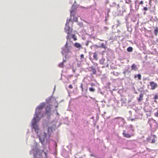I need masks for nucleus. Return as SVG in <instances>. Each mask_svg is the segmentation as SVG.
<instances>
[{
	"label": "nucleus",
	"instance_id": "nucleus-1",
	"mask_svg": "<svg viewBox=\"0 0 158 158\" xmlns=\"http://www.w3.org/2000/svg\"><path fill=\"white\" fill-rule=\"evenodd\" d=\"M45 106V105L44 103H42L40 105L38 106L36 109L35 116V117H37L38 118V120H40V118L39 117V115L41 112V110Z\"/></svg>",
	"mask_w": 158,
	"mask_h": 158
},
{
	"label": "nucleus",
	"instance_id": "nucleus-2",
	"mask_svg": "<svg viewBox=\"0 0 158 158\" xmlns=\"http://www.w3.org/2000/svg\"><path fill=\"white\" fill-rule=\"evenodd\" d=\"M39 120H38V118L36 117H34L32 121V126L35 131L37 132L39 129L37 123Z\"/></svg>",
	"mask_w": 158,
	"mask_h": 158
},
{
	"label": "nucleus",
	"instance_id": "nucleus-3",
	"mask_svg": "<svg viewBox=\"0 0 158 158\" xmlns=\"http://www.w3.org/2000/svg\"><path fill=\"white\" fill-rule=\"evenodd\" d=\"M72 48V46L71 45H69L68 43L66 42L64 47L63 49L62 53L64 54L71 52V49Z\"/></svg>",
	"mask_w": 158,
	"mask_h": 158
},
{
	"label": "nucleus",
	"instance_id": "nucleus-4",
	"mask_svg": "<svg viewBox=\"0 0 158 158\" xmlns=\"http://www.w3.org/2000/svg\"><path fill=\"white\" fill-rule=\"evenodd\" d=\"M43 153H44L45 154L46 158H47V154L43 150L41 151L40 150H37L36 151V153L34 154V158H37V156H39L42 157V154Z\"/></svg>",
	"mask_w": 158,
	"mask_h": 158
},
{
	"label": "nucleus",
	"instance_id": "nucleus-5",
	"mask_svg": "<svg viewBox=\"0 0 158 158\" xmlns=\"http://www.w3.org/2000/svg\"><path fill=\"white\" fill-rule=\"evenodd\" d=\"M70 21V20H69V21H68V20H67V22L66 24V27L65 28V32L68 35H69L70 34L71 32L72 31H71V32H70V28L68 26Z\"/></svg>",
	"mask_w": 158,
	"mask_h": 158
},
{
	"label": "nucleus",
	"instance_id": "nucleus-6",
	"mask_svg": "<svg viewBox=\"0 0 158 158\" xmlns=\"http://www.w3.org/2000/svg\"><path fill=\"white\" fill-rule=\"evenodd\" d=\"M150 85L151 86L150 89L154 90L157 87V84L155 83L154 81H151L150 82Z\"/></svg>",
	"mask_w": 158,
	"mask_h": 158
},
{
	"label": "nucleus",
	"instance_id": "nucleus-7",
	"mask_svg": "<svg viewBox=\"0 0 158 158\" xmlns=\"http://www.w3.org/2000/svg\"><path fill=\"white\" fill-rule=\"evenodd\" d=\"M123 134L124 137L127 138H130L131 137L134 136V134L133 133L131 134H129L126 132L125 131H124L123 133Z\"/></svg>",
	"mask_w": 158,
	"mask_h": 158
},
{
	"label": "nucleus",
	"instance_id": "nucleus-8",
	"mask_svg": "<svg viewBox=\"0 0 158 158\" xmlns=\"http://www.w3.org/2000/svg\"><path fill=\"white\" fill-rule=\"evenodd\" d=\"M74 45V46L76 48H78L79 49L82 48V45L78 43H75Z\"/></svg>",
	"mask_w": 158,
	"mask_h": 158
},
{
	"label": "nucleus",
	"instance_id": "nucleus-9",
	"mask_svg": "<svg viewBox=\"0 0 158 158\" xmlns=\"http://www.w3.org/2000/svg\"><path fill=\"white\" fill-rule=\"evenodd\" d=\"M54 100V98L52 97H49L46 100V102L48 103H50L52 102Z\"/></svg>",
	"mask_w": 158,
	"mask_h": 158
},
{
	"label": "nucleus",
	"instance_id": "nucleus-10",
	"mask_svg": "<svg viewBox=\"0 0 158 158\" xmlns=\"http://www.w3.org/2000/svg\"><path fill=\"white\" fill-rule=\"evenodd\" d=\"M98 52H94V56L93 57L94 59V60H97L98 59Z\"/></svg>",
	"mask_w": 158,
	"mask_h": 158
},
{
	"label": "nucleus",
	"instance_id": "nucleus-11",
	"mask_svg": "<svg viewBox=\"0 0 158 158\" xmlns=\"http://www.w3.org/2000/svg\"><path fill=\"white\" fill-rule=\"evenodd\" d=\"M131 67L132 70H134L135 71H136L137 70V66L135 64H132L131 66Z\"/></svg>",
	"mask_w": 158,
	"mask_h": 158
},
{
	"label": "nucleus",
	"instance_id": "nucleus-12",
	"mask_svg": "<svg viewBox=\"0 0 158 158\" xmlns=\"http://www.w3.org/2000/svg\"><path fill=\"white\" fill-rule=\"evenodd\" d=\"M51 107L50 105L47 106L46 108V113H49L51 110Z\"/></svg>",
	"mask_w": 158,
	"mask_h": 158
},
{
	"label": "nucleus",
	"instance_id": "nucleus-13",
	"mask_svg": "<svg viewBox=\"0 0 158 158\" xmlns=\"http://www.w3.org/2000/svg\"><path fill=\"white\" fill-rule=\"evenodd\" d=\"M143 95L142 94H139V97L138 98V102H140L143 100Z\"/></svg>",
	"mask_w": 158,
	"mask_h": 158
},
{
	"label": "nucleus",
	"instance_id": "nucleus-14",
	"mask_svg": "<svg viewBox=\"0 0 158 158\" xmlns=\"http://www.w3.org/2000/svg\"><path fill=\"white\" fill-rule=\"evenodd\" d=\"M76 13V11L74 10H73L71 11V16L74 17Z\"/></svg>",
	"mask_w": 158,
	"mask_h": 158
},
{
	"label": "nucleus",
	"instance_id": "nucleus-15",
	"mask_svg": "<svg viewBox=\"0 0 158 158\" xmlns=\"http://www.w3.org/2000/svg\"><path fill=\"white\" fill-rule=\"evenodd\" d=\"M95 46H96L97 48H98L99 47L100 48H103L105 49L106 48V45L103 43H102L101 44V45L100 46H98L96 45H95Z\"/></svg>",
	"mask_w": 158,
	"mask_h": 158
},
{
	"label": "nucleus",
	"instance_id": "nucleus-16",
	"mask_svg": "<svg viewBox=\"0 0 158 158\" xmlns=\"http://www.w3.org/2000/svg\"><path fill=\"white\" fill-rule=\"evenodd\" d=\"M90 68L91 69V71L93 72V73L94 74H96L97 71L96 69L92 67H90Z\"/></svg>",
	"mask_w": 158,
	"mask_h": 158
},
{
	"label": "nucleus",
	"instance_id": "nucleus-17",
	"mask_svg": "<svg viewBox=\"0 0 158 158\" xmlns=\"http://www.w3.org/2000/svg\"><path fill=\"white\" fill-rule=\"evenodd\" d=\"M137 77H138V79L139 80L141 79V75L140 74H138L137 75H135V77L136 78Z\"/></svg>",
	"mask_w": 158,
	"mask_h": 158
},
{
	"label": "nucleus",
	"instance_id": "nucleus-18",
	"mask_svg": "<svg viewBox=\"0 0 158 158\" xmlns=\"http://www.w3.org/2000/svg\"><path fill=\"white\" fill-rule=\"evenodd\" d=\"M133 50V48L131 47H130L127 48V51L128 52H131Z\"/></svg>",
	"mask_w": 158,
	"mask_h": 158
},
{
	"label": "nucleus",
	"instance_id": "nucleus-19",
	"mask_svg": "<svg viewBox=\"0 0 158 158\" xmlns=\"http://www.w3.org/2000/svg\"><path fill=\"white\" fill-rule=\"evenodd\" d=\"M154 32L156 35H157L158 33V28L156 27L154 30Z\"/></svg>",
	"mask_w": 158,
	"mask_h": 158
},
{
	"label": "nucleus",
	"instance_id": "nucleus-20",
	"mask_svg": "<svg viewBox=\"0 0 158 158\" xmlns=\"http://www.w3.org/2000/svg\"><path fill=\"white\" fill-rule=\"evenodd\" d=\"M156 109L157 110V112L154 114V115L156 117H158V107L156 108Z\"/></svg>",
	"mask_w": 158,
	"mask_h": 158
},
{
	"label": "nucleus",
	"instance_id": "nucleus-21",
	"mask_svg": "<svg viewBox=\"0 0 158 158\" xmlns=\"http://www.w3.org/2000/svg\"><path fill=\"white\" fill-rule=\"evenodd\" d=\"M64 65V63L63 62L60 63L59 65V67L61 68H63Z\"/></svg>",
	"mask_w": 158,
	"mask_h": 158
},
{
	"label": "nucleus",
	"instance_id": "nucleus-22",
	"mask_svg": "<svg viewBox=\"0 0 158 158\" xmlns=\"http://www.w3.org/2000/svg\"><path fill=\"white\" fill-rule=\"evenodd\" d=\"M72 37L73 39L74 40L76 41L77 40V39L74 34L72 35Z\"/></svg>",
	"mask_w": 158,
	"mask_h": 158
},
{
	"label": "nucleus",
	"instance_id": "nucleus-23",
	"mask_svg": "<svg viewBox=\"0 0 158 158\" xmlns=\"http://www.w3.org/2000/svg\"><path fill=\"white\" fill-rule=\"evenodd\" d=\"M89 90L91 92H93L95 91V89L92 87H90L89 88Z\"/></svg>",
	"mask_w": 158,
	"mask_h": 158
},
{
	"label": "nucleus",
	"instance_id": "nucleus-24",
	"mask_svg": "<svg viewBox=\"0 0 158 158\" xmlns=\"http://www.w3.org/2000/svg\"><path fill=\"white\" fill-rule=\"evenodd\" d=\"M73 17H74V18L73 19V21H74L75 22H77L78 20V19H77V17H75V16Z\"/></svg>",
	"mask_w": 158,
	"mask_h": 158
},
{
	"label": "nucleus",
	"instance_id": "nucleus-25",
	"mask_svg": "<svg viewBox=\"0 0 158 158\" xmlns=\"http://www.w3.org/2000/svg\"><path fill=\"white\" fill-rule=\"evenodd\" d=\"M80 87H81V88L82 91H84V89L83 88L82 84H81Z\"/></svg>",
	"mask_w": 158,
	"mask_h": 158
},
{
	"label": "nucleus",
	"instance_id": "nucleus-26",
	"mask_svg": "<svg viewBox=\"0 0 158 158\" xmlns=\"http://www.w3.org/2000/svg\"><path fill=\"white\" fill-rule=\"evenodd\" d=\"M115 119H121L122 120H123V118L121 117H117L115 118Z\"/></svg>",
	"mask_w": 158,
	"mask_h": 158
},
{
	"label": "nucleus",
	"instance_id": "nucleus-27",
	"mask_svg": "<svg viewBox=\"0 0 158 158\" xmlns=\"http://www.w3.org/2000/svg\"><path fill=\"white\" fill-rule=\"evenodd\" d=\"M69 88H70V89H72L73 88V86L72 85L70 84V85H69Z\"/></svg>",
	"mask_w": 158,
	"mask_h": 158
},
{
	"label": "nucleus",
	"instance_id": "nucleus-28",
	"mask_svg": "<svg viewBox=\"0 0 158 158\" xmlns=\"http://www.w3.org/2000/svg\"><path fill=\"white\" fill-rule=\"evenodd\" d=\"M156 140L154 139H153L151 142V143H153L155 142Z\"/></svg>",
	"mask_w": 158,
	"mask_h": 158
},
{
	"label": "nucleus",
	"instance_id": "nucleus-29",
	"mask_svg": "<svg viewBox=\"0 0 158 158\" xmlns=\"http://www.w3.org/2000/svg\"><path fill=\"white\" fill-rule=\"evenodd\" d=\"M158 98V96L157 95H156L154 96L155 99H157Z\"/></svg>",
	"mask_w": 158,
	"mask_h": 158
},
{
	"label": "nucleus",
	"instance_id": "nucleus-30",
	"mask_svg": "<svg viewBox=\"0 0 158 158\" xmlns=\"http://www.w3.org/2000/svg\"><path fill=\"white\" fill-rule=\"evenodd\" d=\"M84 57V55L83 54H82L81 55V59H82V58H83Z\"/></svg>",
	"mask_w": 158,
	"mask_h": 158
},
{
	"label": "nucleus",
	"instance_id": "nucleus-31",
	"mask_svg": "<svg viewBox=\"0 0 158 158\" xmlns=\"http://www.w3.org/2000/svg\"><path fill=\"white\" fill-rule=\"evenodd\" d=\"M144 10L145 11H147L148 10V8L147 7H144Z\"/></svg>",
	"mask_w": 158,
	"mask_h": 158
},
{
	"label": "nucleus",
	"instance_id": "nucleus-32",
	"mask_svg": "<svg viewBox=\"0 0 158 158\" xmlns=\"http://www.w3.org/2000/svg\"><path fill=\"white\" fill-rule=\"evenodd\" d=\"M143 4V2L142 1H141L139 3V4Z\"/></svg>",
	"mask_w": 158,
	"mask_h": 158
},
{
	"label": "nucleus",
	"instance_id": "nucleus-33",
	"mask_svg": "<svg viewBox=\"0 0 158 158\" xmlns=\"http://www.w3.org/2000/svg\"><path fill=\"white\" fill-rule=\"evenodd\" d=\"M152 136L154 138H156V136L155 135H153Z\"/></svg>",
	"mask_w": 158,
	"mask_h": 158
},
{
	"label": "nucleus",
	"instance_id": "nucleus-34",
	"mask_svg": "<svg viewBox=\"0 0 158 158\" xmlns=\"http://www.w3.org/2000/svg\"><path fill=\"white\" fill-rule=\"evenodd\" d=\"M58 107V106L57 105L56 106V108H57Z\"/></svg>",
	"mask_w": 158,
	"mask_h": 158
},
{
	"label": "nucleus",
	"instance_id": "nucleus-35",
	"mask_svg": "<svg viewBox=\"0 0 158 158\" xmlns=\"http://www.w3.org/2000/svg\"><path fill=\"white\" fill-rule=\"evenodd\" d=\"M133 120H134V119H131V121H133Z\"/></svg>",
	"mask_w": 158,
	"mask_h": 158
},
{
	"label": "nucleus",
	"instance_id": "nucleus-36",
	"mask_svg": "<svg viewBox=\"0 0 158 158\" xmlns=\"http://www.w3.org/2000/svg\"><path fill=\"white\" fill-rule=\"evenodd\" d=\"M150 126L151 127H152V125L151 124H150Z\"/></svg>",
	"mask_w": 158,
	"mask_h": 158
},
{
	"label": "nucleus",
	"instance_id": "nucleus-37",
	"mask_svg": "<svg viewBox=\"0 0 158 158\" xmlns=\"http://www.w3.org/2000/svg\"><path fill=\"white\" fill-rule=\"evenodd\" d=\"M57 114H58H58H59V113H58V112H57Z\"/></svg>",
	"mask_w": 158,
	"mask_h": 158
},
{
	"label": "nucleus",
	"instance_id": "nucleus-38",
	"mask_svg": "<svg viewBox=\"0 0 158 158\" xmlns=\"http://www.w3.org/2000/svg\"><path fill=\"white\" fill-rule=\"evenodd\" d=\"M64 62H66V60H64Z\"/></svg>",
	"mask_w": 158,
	"mask_h": 158
},
{
	"label": "nucleus",
	"instance_id": "nucleus-39",
	"mask_svg": "<svg viewBox=\"0 0 158 158\" xmlns=\"http://www.w3.org/2000/svg\"><path fill=\"white\" fill-rule=\"evenodd\" d=\"M154 121L155 122H156V120H154Z\"/></svg>",
	"mask_w": 158,
	"mask_h": 158
}]
</instances>
